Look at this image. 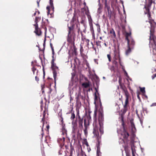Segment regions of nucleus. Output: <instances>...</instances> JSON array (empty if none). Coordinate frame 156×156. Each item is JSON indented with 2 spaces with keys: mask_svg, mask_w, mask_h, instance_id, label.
<instances>
[{
  "mask_svg": "<svg viewBox=\"0 0 156 156\" xmlns=\"http://www.w3.org/2000/svg\"><path fill=\"white\" fill-rule=\"evenodd\" d=\"M40 18H39V17H36V18H35V23H36V24H37V21H38V20H40Z\"/></svg>",
  "mask_w": 156,
  "mask_h": 156,
  "instance_id": "obj_30",
  "label": "nucleus"
},
{
  "mask_svg": "<svg viewBox=\"0 0 156 156\" xmlns=\"http://www.w3.org/2000/svg\"><path fill=\"white\" fill-rule=\"evenodd\" d=\"M130 33H126V37L127 36H128V39H129V40L130 41L129 44L130 45V46H131L132 48V47H133V46L134 45L135 42L134 40L131 37H130V39L129 38V37H131L130 36Z\"/></svg>",
  "mask_w": 156,
  "mask_h": 156,
  "instance_id": "obj_7",
  "label": "nucleus"
},
{
  "mask_svg": "<svg viewBox=\"0 0 156 156\" xmlns=\"http://www.w3.org/2000/svg\"><path fill=\"white\" fill-rule=\"evenodd\" d=\"M98 12L99 13H100L101 12V8L100 7H99L98 10Z\"/></svg>",
  "mask_w": 156,
  "mask_h": 156,
  "instance_id": "obj_33",
  "label": "nucleus"
},
{
  "mask_svg": "<svg viewBox=\"0 0 156 156\" xmlns=\"http://www.w3.org/2000/svg\"><path fill=\"white\" fill-rule=\"evenodd\" d=\"M151 77H152V79H153L155 78V77L154 76V75H152L151 76Z\"/></svg>",
  "mask_w": 156,
  "mask_h": 156,
  "instance_id": "obj_49",
  "label": "nucleus"
},
{
  "mask_svg": "<svg viewBox=\"0 0 156 156\" xmlns=\"http://www.w3.org/2000/svg\"><path fill=\"white\" fill-rule=\"evenodd\" d=\"M122 137H123L124 139H127L129 136V133L125 130H124L121 134Z\"/></svg>",
  "mask_w": 156,
  "mask_h": 156,
  "instance_id": "obj_8",
  "label": "nucleus"
},
{
  "mask_svg": "<svg viewBox=\"0 0 156 156\" xmlns=\"http://www.w3.org/2000/svg\"><path fill=\"white\" fill-rule=\"evenodd\" d=\"M82 86L85 88H87L89 86V84L87 83H84L82 84Z\"/></svg>",
  "mask_w": 156,
  "mask_h": 156,
  "instance_id": "obj_20",
  "label": "nucleus"
},
{
  "mask_svg": "<svg viewBox=\"0 0 156 156\" xmlns=\"http://www.w3.org/2000/svg\"><path fill=\"white\" fill-rule=\"evenodd\" d=\"M85 13L87 15L88 19L89 25H93V20L90 15L89 10L87 9L85 11Z\"/></svg>",
  "mask_w": 156,
  "mask_h": 156,
  "instance_id": "obj_5",
  "label": "nucleus"
},
{
  "mask_svg": "<svg viewBox=\"0 0 156 156\" xmlns=\"http://www.w3.org/2000/svg\"><path fill=\"white\" fill-rule=\"evenodd\" d=\"M101 119L102 120L103 119V117L102 115H101Z\"/></svg>",
  "mask_w": 156,
  "mask_h": 156,
  "instance_id": "obj_54",
  "label": "nucleus"
},
{
  "mask_svg": "<svg viewBox=\"0 0 156 156\" xmlns=\"http://www.w3.org/2000/svg\"><path fill=\"white\" fill-rule=\"evenodd\" d=\"M107 65H108V68L111 71H112L113 70H114L113 66H109V63H107Z\"/></svg>",
  "mask_w": 156,
  "mask_h": 156,
  "instance_id": "obj_24",
  "label": "nucleus"
},
{
  "mask_svg": "<svg viewBox=\"0 0 156 156\" xmlns=\"http://www.w3.org/2000/svg\"><path fill=\"white\" fill-rule=\"evenodd\" d=\"M114 58H115V59H116V58H115V55Z\"/></svg>",
  "mask_w": 156,
  "mask_h": 156,
  "instance_id": "obj_64",
  "label": "nucleus"
},
{
  "mask_svg": "<svg viewBox=\"0 0 156 156\" xmlns=\"http://www.w3.org/2000/svg\"><path fill=\"white\" fill-rule=\"evenodd\" d=\"M72 78H73L74 76V73H72Z\"/></svg>",
  "mask_w": 156,
  "mask_h": 156,
  "instance_id": "obj_45",
  "label": "nucleus"
},
{
  "mask_svg": "<svg viewBox=\"0 0 156 156\" xmlns=\"http://www.w3.org/2000/svg\"><path fill=\"white\" fill-rule=\"evenodd\" d=\"M156 106V102L153 103L151 105V107Z\"/></svg>",
  "mask_w": 156,
  "mask_h": 156,
  "instance_id": "obj_34",
  "label": "nucleus"
},
{
  "mask_svg": "<svg viewBox=\"0 0 156 156\" xmlns=\"http://www.w3.org/2000/svg\"><path fill=\"white\" fill-rule=\"evenodd\" d=\"M107 58L109 62L111 61V56L110 54H108L107 55Z\"/></svg>",
  "mask_w": 156,
  "mask_h": 156,
  "instance_id": "obj_29",
  "label": "nucleus"
},
{
  "mask_svg": "<svg viewBox=\"0 0 156 156\" xmlns=\"http://www.w3.org/2000/svg\"><path fill=\"white\" fill-rule=\"evenodd\" d=\"M110 34H112L114 37H115L116 36V35L115 34V31L113 29H112L110 30Z\"/></svg>",
  "mask_w": 156,
  "mask_h": 156,
  "instance_id": "obj_21",
  "label": "nucleus"
},
{
  "mask_svg": "<svg viewBox=\"0 0 156 156\" xmlns=\"http://www.w3.org/2000/svg\"><path fill=\"white\" fill-rule=\"evenodd\" d=\"M43 45L44 46L45 45V43H44V42L43 44Z\"/></svg>",
  "mask_w": 156,
  "mask_h": 156,
  "instance_id": "obj_63",
  "label": "nucleus"
},
{
  "mask_svg": "<svg viewBox=\"0 0 156 156\" xmlns=\"http://www.w3.org/2000/svg\"><path fill=\"white\" fill-rule=\"evenodd\" d=\"M47 128L48 129L49 128V126H47Z\"/></svg>",
  "mask_w": 156,
  "mask_h": 156,
  "instance_id": "obj_59",
  "label": "nucleus"
},
{
  "mask_svg": "<svg viewBox=\"0 0 156 156\" xmlns=\"http://www.w3.org/2000/svg\"><path fill=\"white\" fill-rule=\"evenodd\" d=\"M119 83H120L121 82V78L120 77H119Z\"/></svg>",
  "mask_w": 156,
  "mask_h": 156,
  "instance_id": "obj_43",
  "label": "nucleus"
},
{
  "mask_svg": "<svg viewBox=\"0 0 156 156\" xmlns=\"http://www.w3.org/2000/svg\"><path fill=\"white\" fill-rule=\"evenodd\" d=\"M126 39L127 40V41L128 46V49L126 51V55H128L131 52V48H132L131 46H130V45L129 44L130 41L128 39V36H126Z\"/></svg>",
  "mask_w": 156,
  "mask_h": 156,
  "instance_id": "obj_6",
  "label": "nucleus"
},
{
  "mask_svg": "<svg viewBox=\"0 0 156 156\" xmlns=\"http://www.w3.org/2000/svg\"><path fill=\"white\" fill-rule=\"evenodd\" d=\"M32 70L34 74V73L36 71L37 73H38V70H37L34 67L32 68Z\"/></svg>",
  "mask_w": 156,
  "mask_h": 156,
  "instance_id": "obj_25",
  "label": "nucleus"
},
{
  "mask_svg": "<svg viewBox=\"0 0 156 156\" xmlns=\"http://www.w3.org/2000/svg\"><path fill=\"white\" fill-rule=\"evenodd\" d=\"M118 56H119V64H120V66H122V69L123 70V71L124 72L125 70V69H124V66L123 65V64H123L121 61L120 58L119 57V55Z\"/></svg>",
  "mask_w": 156,
  "mask_h": 156,
  "instance_id": "obj_15",
  "label": "nucleus"
},
{
  "mask_svg": "<svg viewBox=\"0 0 156 156\" xmlns=\"http://www.w3.org/2000/svg\"><path fill=\"white\" fill-rule=\"evenodd\" d=\"M154 76L155 77H156V73L154 75Z\"/></svg>",
  "mask_w": 156,
  "mask_h": 156,
  "instance_id": "obj_57",
  "label": "nucleus"
},
{
  "mask_svg": "<svg viewBox=\"0 0 156 156\" xmlns=\"http://www.w3.org/2000/svg\"><path fill=\"white\" fill-rule=\"evenodd\" d=\"M46 40V38H45L44 39V43H45V42Z\"/></svg>",
  "mask_w": 156,
  "mask_h": 156,
  "instance_id": "obj_58",
  "label": "nucleus"
},
{
  "mask_svg": "<svg viewBox=\"0 0 156 156\" xmlns=\"http://www.w3.org/2000/svg\"><path fill=\"white\" fill-rule=\"evenodd\" d=\"M101 43V41H98V42H96V44L97 45H99V44Z\"/></svg>",
  "mask_w": 156,
  "mask_h": 156,
  "instance_id": "obj_40",
  "label": "nucleus"
},
{
  "mask_svg": "<svg viewBox=\"0 0 156 156\" xmlns=\"http://www.w3.org/2000/svg\"><path fill=\"white\" fill-rule=\"evenodd\" d=\"M35 80L37 81H38L39 80V78L37 77L36 76H35Z\"/></svg>",
  "mask_w": 156,
  "mask_h": 156,
  "instance_id": "obj_39",
  "label": "nucleus"
},
{
  "mask_svg": "<svg viewBox=\"0 0 156 156\" xmlns=\"http://www.w3.org/2000/svg\"><path fill=\"white\" fill-rule=\"evenodd\" d=\"M45 111H44L43 112V118L42 119V123L43 124V126H44V120L45 117L46 115Z\"/></svg>",
  "mask_w": 156,
  "mask_h": 156,
  "instance_id": "obj_19",
  "label": "nucleus"
},
{
  "mask_svg": "<svg viewBox=\"0 0 156 156\" xmlns=\"http://www.w3.org/2000/svg\"><path fill=\"white\" fill-rule=\"evenodd\" d=\"M100 27H99V28L98 29V31L99 32H100Z\"/></svg>",
  "mask_w": 156,
  "mask_h": 156,
  "instance_id": "obj_51",
  "label": "nucleus"
},
{
  "mask_svg": "<svg viewBox=\"0 0 156 156\" xmlns=\"http://www.w3.org/2000/svg\"><path fill=\"white\" fill-rule=\"evenodd\" d=\"M84 133L85 135L86 136L87 135V128H85V129L84 130Z\"/></svg>",
  "mask_w": 156,
  "mask_h": 156,
  "instance_id": "obj_31",
  "label": "nucleus"
},
{
  "mask_svg": "<svg viewBox=\"0 0 156 156\" xmlns=\"http://www.w3.org/2000/svg\"><path fill=\"white\" fill-rule=\"evenodd\" d=\"M104 45H105V47H107V44H106V43H104Z\"/></svg>",
  "mask_w": 156,
  "mask_h": 156,
  "instance_id": "obj_50",
  "label": "nucleus"
},
{
  "mask_svg": "<svg viewBox=\"0 0 156 156\" xmlns=\"http://www.w3.org/2000/svg\"><path fill=\"white\" fill-rule=\"evenodd\" d=\"M47 9L48 10V14L50 12V9L49 6H48L47 7Z\"/></svg>",
  "mask_w": 156,
  "mask_h": 156,
  "instance_id": "obj_36",
  "label": "nucleus"
},
{
  "mask_svg": "<svg viewBox=\"0 0 156 156\" xmlns=\"http://www.w3.org/2000/svg\"><path fill=\"white\" fill-rule=\"evenodd\" d=\"M34 26L35 27V32L36 34L38 35H40L41 34V33L39 31V29L38 28V24H35L34 25Z\"/></svg>",
  "mask_w": 156,
  "mask_h": 156,
  "instance_id": "obj_10",
  "label": "nucleus"
},
{
  "mask_svg": "<svg viewBox=\"0 0 156 156\" xmlns=\"http://www.w3.org/2000/svg\"><path fill=\"white\" fill-rule=\"evenodd\" d=\"M124 72L125 73V74L126 75V76H127V77L128 78H129V76H128V74L126 72V70H125V71Z\"/></svg>",
  "mask_w": 156,
  "mask_h": 156,
  "instance_id": "obj_35",
  "label": "nucleus"
},
{
  "mask_svg": "<svg viewBox=\"0 0 156 156\" xmlns=\"http://www.w3.org/2000/svg\"><path fill=\"white\" fill-rule=\"evenodd\" d=\"M63 141H65V138L64 136H62V139H61Z\"/></svg>",
  "mask_w": 156,
  "mask_h": 156,
  "instance_id": "obj_42",
  "label": "nucleus"
},
{
  "mask_svg": "<svg viewBox=\"0 0 156 156\" xmlns=\"http://www.w3.org/2000/svg\"><path fill=\"white\" fill-rule=\"evenodd\" d=\"M71 116L70 117V119L73 121H74V119L75 118V115L74 113V112H71Z\"/></svg>",
  "mask_w": 156,
  "mask_h": 156,
  "instance_id": "obj_16",
  "label": "nucleus"
},
{
  "mask_svg": "<svg viewBox=\"0 0 156 156\" xmlns=\"http://www.w3.org/2000/svg\"><path fill=\"white\" fill-rule=\"evenodd\" d=\"M140 91L143 94H144L145 93V88L144 87H140Z\"/></svg>",
  "mask_w": 156,
  "mask_h": 156,
  "instance_id": "obj_23",
  "label": "nucleus"
},
{
  "mask_svg": "<svg viewBox=\"0 0 156 156\" xmlns=\"http://www.w3.org/2000/svg\"><path fill=\"white\" fill-rule=\"evenodd\" d=\"M68 26L69 28V30H68V40L69 41L70 39L71 38V36L70 35V33L71 31L73 30V26H72L70 27L69 26V25L68 24Z\"/></svg>",
  "mask_w": 156,
  "mask_h": 156,
  "instance_id": "obj_9",
  "label": "nucleus"
},
{
  "mask_svg": "<svg viewBox=\"0 0 156 156\" xmlns=\"http://www.w3.org/2000/svg\"><path fill=\"white\" fill-rule=\"evenodd\" d=\"M148 22L150 24V26L152 28H153L154 27V26L155 25V23L153 20H150L148 21Z\"/></svg>",
  "mask_w": 156,
  "mask_h": 156,
  "instance_id": "obj_14",
  "label": "nucleus"
},
{
  "mask_svg": "<svg viewBox=\"0 0 156 156\" xmlns=\"http://www.w3.org/2000/svg\"><path fill=\"white\" fill-rule=\"evenodd\" d=\"M54 55H52V58H54Z\"/></svg>",
  "mask_w": 156,
  "mask_h": 156,
  "instance_id": "obj_61",
  "label": "nucleus"
},
{
  "mask_svg": "<svg viewBox=\"0 0 156 156\" xmlns=\"http://www.w3.org/2000/svg\"><path fill=\"white\" fill-rule=\"evenodd\" d=\"M49 3L50 4V7L51 9L53 11L54 9V7L53 4V0H49Z\"/></svg>",
  "mask_w": 156,
  "mask_h": 156,
  "instance_id": "obj_17",
  "label": "nucleus"
},
{
  "mask_svg": "<svg viewBox=\"0 0 156 156\" xmlns=\"http://www.w3.org/2000/svg\"><path fill=\"white\" fill-rule=\"evenodd\" d=\"M137 97L139 99H140V97H139V95H138H138H137Z\"/></svg>",
  "mask_w": 156,
  "mask_h": 156,
  "instance_id": "obj_52",
  "label": "nucleus"
},
{
  "mask_svg": "<svg viewBox=\"0 0 156 156\" xmlns=\"http://www.w3.org/2000/svg\"><path fill=\"white\" fill-rule=\"evenodd\" d=\"M76 116L77 117H78V119H81L80 118V111L79 109L78 108H76Z\"/></svg>",
  "mask_w": 156,
  "mask_h": 156,
  "instance_id": "obj_18",
  "label": "nucleus"
},
{
  "mask_svg": "<svg viewBox=\"0 0 156 156\" xmlns=\"http://www.w3.org/2000/svg\"><path fill=\"white\" fill-rule=\"evenodd\" d=\"M132 154H133V156H135L133 151L132 152Z\"/></svg>",
  "mask_w": 156,
  "mask_h": 156,
  "instance_id": "obj_56",
  "label": "nucleus"
},
{
  "mask_svg": "<svg viewBox=\"0 0 156 156\" xmlns=\"http://www.w3.org/2000/svg\"><path fill=\"white\" fill-rule=\"evenodd\" d=\"M128 99H129L128 97L127 96H126V99L125 102V104L124 106V111L125 112H126V110H127V105L128 103Z\"/></svg>",
  "mask_w": 156,
  "mask_h": 156,
  "instance_id": "obj_11",
  "label": "nucleus"
},
{
  "mask_svg": "<svg viewBox=\"0 0 156 156\" xmlns=\"http://www.w3.org/2000/svg\"><path fill=\"white\" fill-rule=\"evenodd\" d=\"M90 32H91V33L92 34V36L93 39H95V34L94 33V30H92V31H90Z\"/></svg>",
  "mask_w": 156,
  "mask_h": 156,
  "instance_id": "obj_26",
  "label": "nucleus"
},
{
  "mask_svg": "<svg viewBox=\"0 0 156 156\" xmlns=\"http://www.w3.org/2000/svg\"><path fill=\"white\" fill-rule=\"evenodd\" d=\"M83 51V48L82 46H81V48L80 49V51L81 52Z\"/></svg>",
  "mask_w": 156,
  "mask_h": 156,
  "instance_id": "obj_41",
  "label": "nucleus"
},
{
  "mask_svg": "<svg viewBox=\"0 0 156 156\" xmlns=\"http://www.w3.org/2000/svg\"><path fill=\"white\" fill-rule=\"evenodd\" d=\"M54 60L55 59H54V58H53L51 61V64L52 68L53 69L55 68L58 69V67L55 66V64L54 63Z\"/></svg>",
  "mask_w": 156,
  "mask_h": 156,
  "instance_id": "obj_13",
  "label": "nucleus"
},
{
  "mask_svg": "<svg viewBox=\"0 0 156 156\" xmlns=\"http://www.w3.org/2000/svg\"><path fill=\"white\" fill-rule=\"evenodd\" d=\"M92 48L96 52V48H95L93 46L92 47Z\"/></svg>",
  "mask_w": 156,
  "mask_h": 156,
  "instance_id": "obj_44",
  "label": "nucleus"
},
{
  "mask_svg": "<svg viewBox=\"0 0 156 156\" xmlns=\"http://www.w3.org/2000/svg\"><path fill=\"white\" fill-rule=\"evenodd\" d=\"M149 47L153 50H156V38L154 37L151 33L150 36Z\"/></svg>",
  "mask_w": 156,
  "mask_h": 156,
  "instance_id": "obj_3",
  "label": "nucleus"
},
{
  "mask_svg": "<svg viewBox=\"0 0 156 156\" xmlns=\"http://www.w3.org/2000/svg\"><path fill=\"white\" fill-rule=\"evenodd\" d=\"M97 115V112L96 111L94 112V120L93 122V133L94 136H98L99 135L98 132V127L99 125V124L97 123L96 116Z\"/></svg>",
  "mask_w": 156,
  "mask_h": 156,
  "instance_id": "obj_1",
  "label": "nucleus"
},
{
  "mask_svg": "<svg viewBox=\"0 0 156 156\" xmlns=\"http://www.w3.org/2000/svg\"><path fill=\"white\" fill-rule=\"evenodd\" d=\"M131 127L132 128V131H134V130L135 129V127L134 124L132 121H131Z\"/></svg>",
  "mask_w": 156,
  "mask_h": 156,
  "instance_id": "obj_22",
  "label": "nucleus"
},
{
  "mask_svg": "<svg viewBox=\"0 0 156 156\" xmlns=\"http://www.w3.org/2000/svg\"><path fill=\"white\" fill-rule=\"evenodd\" d=\"M100 39L101 40V39H102V37H100Z\"/></svg>",
  "mask_w": 156,
  "mask_h": 156,
  "instance_id": "obj_62",
  "label": "nucleus"
},
{
  "mask_svg": "<svg viewBox=\"0 0 156 156\" xmlns=\"http://www.w3.org/2000/svg\"><path fill=\"white\" fill-rule=\"evenodd\" d=\"M85 144L87 146H88V143H87V142H86V143H85Z\"/></svg>",
  "mask_w": 156,
  "mask_h": 156,
  "instance_id": "obj_47",
  "label": "nucleus"
},
{
  "mask_svg": "<svg viewBox=\"0 0 156 156\" xmlns=\"http://www.w3.org/2000/svg\"><path fill=\"white\" fill-rule=\"evenodd\" d=\"M90 31H91L92 30H94L93 27V25H90Z\"/></svg>",
  "mask_w": 156,
  "mask_h": 156,
  "instance_id": "obj_32",
  "label": "nucleus"
},
{
  "mask_svg": "<svg viewBox=\"0 0 156 156\" xmlns=\"http://www.w3.org/2000/svg\"><path fill=\"white\" fill-rule=\"evenodd\" d=\"M73 134H75L77 131V124L76 121H73L72 122Z\"/></svg>",
  "mask_w": 156,
  "mask_h": 156,
  "instance_id": "obj_4",
  "label": "nucleus"
},
{
  "mask_svg": "<svg viewBox=\"0 0 156 156\" xmlns=\"http://www.w3.org/2000/svg\"><path fill=\"white\" fill-rule=\"evenodd\" d=\"M50 46H51V47H52V44L51 43L50 44Z\"/></svg>",
  "mask_w": 156,
  "mask_h": 156,
  "instance_id": "obj_60",
  "label": "nucleus"
},
{
  "mask_svg": "<svg viewBox=\"0 0 156 156\" xmlns=\"http://www.w3.org/2000/svg\"><path fill=\"white\" fill-rule=\"evenodd\" d=\"M51 50L52 51V54L54 55L55 52L54 51V49L53 47H51Z\"/></svg>",
  "mask_w": 156,
  "mask_h": 156,
  "instance_id": "obj_38",
  "label": "nucleus"
},
{
  "mask_svg": "<svg viewBox=\"0 0 156 156\" xmlns=\"http://www.w3.org/2000/svg\"><path fill=\"white\" fill-rule=\"evenodd\" d=\"M36 12H34V14L33 16H35L36 14Z\"/></svg>",
  "mask_w": 156,
  "mask_h": 156,
  "instance_id": "obj_48",
  "label": "nucleus"
},
{
  "mask_svg": "<svg viewBox=\"0 0 156 156\" xmlns=\"http://www.w3.org/2000/svg\"><path fill=\"white\" fill-rule=\"evenodd\" d=\"M100 126L101 125H100ZM99 131L101 134H102L103 133L104 131L103 128H101V126H100V128L99 129Z\"/></svg>",
  "mask_w": 156,
  "mask_h": 156,
  "instance_id": "obj_27",
  "label": "nucleus"
},
{
  "mask_svg": "<svg viewBox=\"0 0 156 156\" xmlns=\"http://www.w3.org/2000/svg\"><path fill=\"white\" fill-rule=\"evenodd\" d=\"M83 118L80 119L79 121V126L80 128H83Z\"/></svg>",
  "mask_w": 156,
  "mask_h": 156,
  "instance_id": "obj_12",
  "label": "nucleus"
},
{
  "mask_svg": "<svg viewBox=\"0 0 156 156\" xmlns=\"http://www.w3.org/2000/svg\"><path fill=\"white\" fill-rule=\"evenodd\" d=\"M51 50L52 51V54L54 55L55 52L54 51V49L53 47H51Z\"/></svg>",
  "mask_w": 156,
  "mask_h": 156,
  "instance_id": "obj_37",
  "label": "nucleus"
},
{
  "mask_svg": "<svg viewBox=\"0 0 156 156\" xmlns=\"http://www.w3.org/2000/svg\"><path fill=\"white\" fill-rule=\"evenodd\" d=\"M113 63L115 65L117 64V62L116 61H114V62H113Z\"/></svg>",
  "mask_w": 156,
  "mask_h": 156,
  "instance_id": "obj_46",
  "label": "nucleus"
},
{
  "mask_svg": "<svg viewBox=\"0 0 156 156\" xmlns=\"http://www.w3.org/2000/svg\"><path fill=\"white\" fill-rule=\"evenodd\" d=\"M53 76L54 79L55 80L56 77V72L55 70H54L53 72Z\"/></svg>",
  "mask_w": 156,
  "mask_h": 156,
  "instance_id": "obj_28",
  "label": "nucleus"
},
{
  "mask_svg": "<svg viewBox=\"0 0 156 156\" xmlns=\"http://www.w3.org/2000/svg\"><path fill=\"white\" fill-rule=\"evenodd\" d=\"M69 156H72V152L70 153V155Z\"/></svg>",
  "mask_w": 156,
  "mask_h": 156,
  "instance_id": "obj_53",
  "label": "nucleus"
},
{
  "mask_svg": "<svg viewBox=\"0 0 156 156\" xmlns=\"http://www.w3.org/2000/svg\"><path fill=\"white\" fill-rule=\"evenodd\" d=\"M37 5H38V6H39V1H37Z\"/></svg>",
  "mask_w": 156,
  "mask_h": 156,
  "instance_id": "obj_55",
  "label": "nucleus"
},
{
  "mask_svg": "<svg viewBox=\"0 0 156 156\" xmlns=\"http://www.w3.org/2000/svg\"><path fill=\"white\" fill-rule=\"evenodd\" d=\"M58 116L60 121V124L62 127V134L64 135L66 134V130L65 129V125L64 123L63 118L62 117V113L61 112H59L58 114Z\"/></svg>",
  "mask_w": 156,
  "mask_h": 156,
  "instance_id": "obj_2",
  "label": "nucleus"
}]
</instances>
